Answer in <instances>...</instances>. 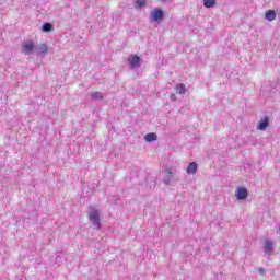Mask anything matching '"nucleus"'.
Listing matches in <instances>:
<instances>
[{"instance_id":"obj_1","label":"nucleus","mask_w":280,"mask_h":280,"mask_svg":"<svg viewBox=\"0 0 280 280\" xmlns=\"http://www.w3.org/2000/svg\"><path fill=\"white\" fill-rule=\"evenodd\" d=\"M88 215L93 229L100 231V229H102V218L100 217V210L90 207Z\"/></svg>"},{"instance_id":"obj_2","label":"nucleus","mask_w":280,"mask_h":280,"mask_svg":"<svg viewBox=\"0 0 280 280\" xmlns=\"http://www.w3.org/2000/svg\"><path fill=\"white\" fill-rule=\"evenodd\" d=\"M150 19L153 23L161 25V23H163V19H165V11L161 8H155L151 11Z\"/></svg>"},{"instance_id":"obj_3","label":"nucleus","mask_w":280,"mask_h":280,"mask_svg":"<svg viewBox=\"0 0 280 280\" xmlns=\"http://www.w3.org/2000/svg\"><path fill=\"white\" fill-rule=\"evenodd\" d=\"M36 51V45L32 39L24 40L22 43V54H25V56H30Z\"/></svg>"},{"instance_id":"obj_4","label":"nucleus","mask_w":280,"mask_h":280,"mask_svg":"<svg viewBox=\"0 0 280 280\" xmlns=\"http://www.w3.org/2000/svg\"><path fill=\"white\" fill-rule=\"evenodd\" d=\"M127 62H129L130 69H137V67H141V57L138 55H130Z\"/></svg>"},{"instance_id":"obj_5","label":"nucleus","mask_w":280,"mask_h":280,"mask_svg":"<svg viewBox=\"0 0 280 280\" xmlns=\"http://www.w3.org/2000/svg\"><path fill=\"white\" fill-rule=\"evenodd\" d=\"M236 200H246L248 198V189L246 187H237L235 190Z\"/></svg>"},{"instance_id":"obj_6","label":"nucleus","mask_w":280,"mask_h":280,"mask_svg":"<svg viewBox=\"0 0 280 280\" xmlns=\"http://www.w3.org/2000/svg\"><path fill=\"white\" fill-rule=\"evenodd\" d=\"M268 126H270V117L269 116H265L262 117L258 125H257V130H267Z\"/></svg>"},{"instance_id":"obj_7","label":"nucleus","mask_w":280,"mask_h":280,"mask_svg":"<svg viewBox=\"0 0 280 280\" xmlns=\"http://www.w3.org/2000/svg\"><path fill=\"white\" fill-rule=\"evenodd\" d=\"M35 50L38 56H45V54L49 51V46L47 44H39L38 46H35Z\"/></svg>"},{"instance_id":"obj_8","label":"nucleus","mask_w":280,"mask_h":280,"mask_svg":"<svg viewBox=\"0 0 280 280\" xmlns=\"http://www.w3.org/2000/svg\"><path fill=\"white\" fill-rule=\"evenodd\" d=\"M163 183L164 185H172V183H174V173L172 170H166V176L164 177Z\"/></svg>"},{"instance_id":"obj_9","label":"nucleus","mask_w":280,"mask_h":280,"mask_svg":"<svg viewBox=\"0 0 280 280\" xmlns=\"http://www.w3.org/2000/svg\"><path fill=\"white\" fill-rule=\"evenodd\" d=\"M187 174L194 175L196 172H198V163L190 162L186 170Z\"/></svg>"},{"instance_id":"obj_10","label":"nucleus","mask_w":280,"mask_h":280,"mask_svg":"<svg viewBox=\"0 0 280 280\" xmlns=\"http://www.w3.org/2000/svg\"><path fill=\"white\" fill-rule=\"evenodd\" d=\"M266 21L272 22L275 19H277V12L275 10H268L265 13Z\"/></svg>"},{"instance_id":"obj_11","label":"nucleus","mask_w":280,"mask_h":280,"mask_svg":"<svg viewBox=\"0 0 280 280\" xmlns=\"http://www.w3.org/2000/svg\"><path fill=\"white\" fill-rule=\"evenodd\" d=\"M42 32H44L45 34L54 32V24H51V22H45L42 26Z\"/></svg>"},{"instance_id":"obj_12","label":"nucleus","mask_w":280,"mask_h":280,"mask_svg":"<svg viewBox=\"0 0 280 280\" xmlns=\"http://www.w3.org/2000/svg\"><path fill=\"white\" fill-rule=\"evenodd\" d=\"M156 139H159V136L155 132L147 133L144 136L147 143H153V141H156Z\"/></svg>"},{"instance_id":"obj_13","label":"nucleus","mask_w":280,"mask_h":280,"mask_svg":"<svg viewBox=\"0 0 280 280\" xmlns=\"http://www.w3.org/2000/svg\"><path fill=\"white\" fill-rule=\"evenodd\" d=\"M148 5V0H136L135 1V8L136 10H143Z\"/></svg>"},{"instance_id":"obj_14","label":"nucleus","mask_w":280,"mask_h":280,"mask_svg":"<svg viewBox=\"0 0 280 280\" xmlns=\"http://www.w3.org/2000/svg\"><path fill=\"white\" fill-rule=\"evenodd\" d=\"M218 3V0H203V5L209 8H215V4Z\"/></svg>"},{"instance_id":"obj_15","label":"nucleus","mask_w":280,"mask_h":280,"mask_svg":"<svg viewBox=\"0 0 280 280\" xmlns=\"http://www.w3.org/2000/svg\"><path fill=\"white\" fill-rule=\"evenodd\" d=\"M187 89L185 88V84L183 83H179L177 86H176V93H178V95H185Z\"/></svg>"},{"instance_id":"obj_16","label":"nucleus","mask_w":280,"mask_h":280,"mask_svg":"<svg viewBox=\"0 0 280 280\" xmlns=\"http://www.w3.org/2000/svg\"><path fill=\"white\" fill-rule=\"evenodd\" d=\"M91 100H104V94L102 92H93L91 94Z\"/></svg>"},{"instance_id":"obj_17","label":"nucleus","mask_w":280,"mask_h":280,"mask_svg":"<svg viewBox=\"0 0 280 280\" xmlns=\"http://www.w3.org/2000/svg\"><path fill=\"white\" fill-rule=\"evenodd\" d=\"M273 249L275 247L272 246V242L267 241L265 243V253H272Z\"/></svg>"},{"instance_id":"obj_18","label":"nucleus","mask_w":280,"mask_h":280,"mask_svg":"<svg viewBox=\"0 0 280 280\" xmlns=\"http://www.w3.org/2000/svg\"><path fill=\"white\" fill-rule=\"evenodd\" d=\"M170 100H171L172 102H177V101H178V97H176V94L172 93V94L170 95Z\"/></svg>"},{"instance_id":"obj_19","label":"nucleus","mask_w":280,"mask_h":280,"mask_svg":"<svg viewBox=\"0 0 280 280\" xmlns=\"http://www.w3.org/2000/svg\"><path fill=\"white\" fill-rule=\"evenodd\" d=\"M259 275H266V269L264 267H260L258 269Z\"/></svg>"}]
</instances>
